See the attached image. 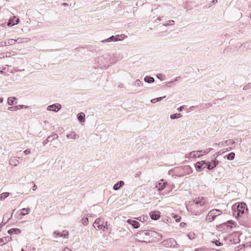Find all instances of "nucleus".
<instances>
[{
  "label": "nucleus",
  "instance_id": "nucleus-35",
  "mask_svg": "<svg viewBox=\"0 0 251 251\" xmlns=\"http://www.w3.org/2000/svg\"><path fill=\"white\" fill-rule=\"evenodd\" d=\"M9 196L8 192H4L0 195V200L2 201L7 198Z\"/></svg>",
  "mask_w": 251,
  "mask_h": 251
},
{
  "label": "nucleus",
  "instance_id": "nucleus-16",
  "mask_svg": "<svg viewBox=\"0 0 251 251\" xmlns=\"http://www.w3.org/2000/svg\"><path fill=\"white\" fill-rule=\"evenodd\" d=\"M185 175H188L193 173V169L189 165H184L181 167Z\"/></svg>",
  "mask_w": 251,
  "mask_h": 251
},
{
  "label": "nucleus",
  "instance_id": "nucleus-57",
  "mask_svg": "<svg viewBox=\"0 0 251 251\" xmlns=\"http://www.w3.org/2000/svg\"><path fill=\"white\" fill-rule=\"evenodd\" d=\"M141 174V172H138L136 174H135L134 176L135 177H138L140 176Z\"/></svg>",
  "mask_w": 251,
  "mask_h": 251
},
{
  "label": "nucleus",
  "instance_id": "nucleus-12",
  "mask_svg": "<svg viewBox=\"0 0 251 251\" xmlns=\"http://www.w3.org/2000/svg\"><path fill=\"white\" fill-rule=\"evenodd\" d=\"M150 234H151V238H152L151 241H159L162 238V235L154 231H151Z\"/></svg>",
  "mask_w": 251,
  "mask_h": 251
},
{
  "label": "nucleus",
  "instance_id": "nucleus-18",
  "mask_svg": "<svg viewBox=\"0 0 251 251\" xmlns=\"http://www.w3.org/2000/svg\"><path fill=\"white\" fill-rule=\"evenodd\" d=\"M125 185V182L122 181L120 180L118 182H117L113 186V189L114 190H118L120 189L124 185Z\"/></svg>",
  "mask_w": 251,
  "mask_h": 251
},
{
  "label": "nucleus",
  "instance_id": "nucleus-2",
  "mask_svg": "<svg viewBox=\"0 0 251 251\" xmlns=\"http://www.w3.org/2000/svg\"><path fill=\"white\" fill-rule=\"evenodd\" d=\"M237 223L233 220H228L226 222L222 223L218 226L217 228L219 230L222 232H226L227 229L232 230L234 227H236Z\"/></svg>",
  "mask_w": 251,
  "mask_h": 251
},
{
  "label": "nucleus",
  "instance_id": "nucleus-37",
  "mask_svg": "<svg viewBox=\"0 0 251 251\" xmlns=\"http://www.w3.org/2000/svg\"><path fill=\"white\" fill-rule=\"evenodd\" d=\"M76 136V133L75 132H72L71 133L68 134L67 135V137L68 138L71 139H75V137Z\"/></svg>",
  "mask_w": 251,
  "mask_h": 251
},
{
  "label": "nucleus",
  "instance_id": "nucleus-39",
  "mask_svg": "<svg viewBox=\"0 0 251 251\" xmlns=\"http://www.w3.org/2000/svg\"><path fill=\"white\" fill-rule=\"evenodd\" d=\"M69 235V232L67 230H64L63 232H61V237H63L64 238H68Z\"/></svg>",
  "mask_w": 251,
  "mask_h": 251
},
{
  "label": "nucleus",
  "instance_id": "nucleus-11",
  "mask_svg": "<svg viewBox=\"0 0 251 251\" xmlns=\"http://www.w3.org/2000/svg\"><path fill=\"white\" fill-rule=\"evenodd\" d=\"M61 108V105L59 103H56L51 105H50L47 107L48 111L57 112Z\"/></svg>",
  "mask_w": 251,
  "mask_h": 251
},
{
  "label": "nucleus",
  "instance_id": "nucleus-30",
  "mask_svg": "<svg viewBox=\"0 0 251 251\" xmlns=\"http://www.w3.org/2000/svg\"><path fill=\"white\" fill-rule=\"evenodd\" d=\"M235 154L233 152H230L225 156L228 160H233L235 158Z\"/></svg>",
  "mask_w": 251,
  "mask_h": 251
},
{
  "label": "nucleus",
  "instance_id": "nucleus-7",
  "mask_svg": "<svg viewBox=\"0 0 251 251\" xmlns=\"http://www.w3.org/2000/svg\"><path fill=\"white\" fill-rule=\"evenodd\" d=\"M164 246L167 248H177L178 244L174 238H169L164 240L163 242Z\"/></svg>",
  "mask_w": 251,
  "mask_h": 251
},
{
  "label": "nucleus",
  "instance_id": "nucleus-28",
  "mask_svg": "<svg viewBox=\"0 0 251 251\" xmlns=\"http://www.w3.org/2000/svg\"><path fill=\"white\" fill-rule=\"evenodd\" d=\"M144 81L148 83H152L154 82L155 79L150 75H147L144 77Z\"/></svg>",
  "mask_w": 251,
  "mask_h": 251
},
{
  "label": "nucleus",
  "instance_id": "nucleus-55",
  "mask_svg": "<svg viewBox=\"0 0 251 251\" xmlns=\"http://www.w3.org/2000/svg\"><path fill=\"white\" fill-rule=\"evenodd\" d=\"M31 152V150L29 149H27L24 151V153L25 155H28Z\"/></svg>",
  "mask_w": 251,
  "mask_h": 251
},
{
  "label": "nucleus",
  "instance_id": "nucleus-47",
  "mask_svg": "<svg viewBox=\"0 0 251 251\" xmlns=\"http://www.w3.org/2000/svg\"><path fill=\"white\" fill-rule=\"evenodd\" d=\"M251 88V83H249L248 84L244 86L243 89L244 90H248Z\"/></svg>",
  "mask_w": 251,
  "mask_h": 251
},
{
  "label": "nucleus",
  "instance_id": "nucleus-26",
  "mask_svg": "<svg viewBox=\"0 0 251 251\" xmlns=\"http://www.w3.org/2000/svg\"><path fill=\"white\" fill-rule=\"evenodd\" d=\"M241 47L247 50H251V40L243 43Z\"/></svg>",
  "mask_w": 251,
  "mask_h": 251
},
{
  "label": "nucleus",
  "instance_id": "nucleus-34",
  "mask_svg": "<svg viewBox=\"0 0 251 251\" xmlns=\"http://www.w3.org/2000/svg\"><path fill=\"white\" fill-rule=\"evenodd\" d=\"M166 96H164L163 97H158V98H155V99H152L151 100V102L152 103H155L156 102H158V101H161L164 98H166Z\"/></svg>",
  "mask_w": 251,
  "mask_h": 251
},
{
  "label": "nucleus",
  "instance_id": "nucleus-19",
  "mask_svg": "<svg viewBox=\"0 0 251 251\" xmlns=\"http://www.w3.org/2000/svg\"><path fill=\"white\" fill-rule=\"evenodd\" d=\"M194 201L196 204L202 206L205 203L206 200L203 197H199L198 199H195Z\"/></svg>",
  "mask_w": 251,
  "mask_h": 251
},
{
  "label": "nucleus",
  "instance_id": "nucleus-20",
  "mask_svg": "<svg viewBox=\"0 0 251 251\" xmlns=\"http://www.w3.org/2000/svg\"><path fill=\"white\" fill-rule=\"evenodd\" d=\"M85 115L83 112H79L77 115V118L80 123L82 124L85 121Z\"/></svg>",
  "mask_w": 251,
  "mask_h": 251
},
{
  "label": "nucleus",
  "instance_id": "nucleus-60",
  "mask_svg": "<svg viewBox=\"0 0 251 251\" xmlns=\"http://www.w3.org/2000/svg\"><path fill=\"white\" fill-rule=\"evenodd\" d=\"M195 108V106H191L189 107V111H192V110H194Z\"/></svg>",
  "mask_w": 251,
  "mask_h": 251
},
{
  "label": "nucleus",
  "instance_id": "nucleus-4",
  "mask_svg": "<svg viewBox=\"0 0 251 251\" xmlns=\"http://www.w3.org/2000/svg\"><path fill=\"white\" fill-rule=\"evenodd\" d=\"M222 212L220 209H213L210 210L206 217V220L209 222L213 221L218 216L220 215Z\"/></svg>",
  "mask_w": 251,
  "mask_h": 251
},
{
  "label": "nucleus",
  "instance_id": "nucleus-48",
  "mask_svg": "<svg viewBox=\"0 0 251 251\" xmlns=\"http://www.w3.org/2000/svg\"><path fill=\"white\" fill-rule=\"evenodd\" d=\"M195 234L194 233H189L187 234V237L190 239L192 240L194 238Z\"/></svg>",
  "mask_w": 251,
  "mask_h": 251
},
{
  "label": "nucleus",
  "instance_id": "nucleus-52",
  "mask_svg": "<svg viewBox=\"0 0 251 251\" xmlns=\"http://www.w3.org/2000/svg\"><path fill=\"white\" fill-rule=\"evenodd\" d=\"M217 2H218L217 0H213L209 4V5H208V7H210L212 6L213 5H214V4H216V3H217Z\"/></svg>",
  "mask_w": 251,
  "mask_h": 251
},
{
  "label": "nucleus",
  "instance_id": "nucleus-53",
  "mask_svg": "<svg viewBox=\"0 0 251 251\" xmlns=\"http://www.w3.org/2000/svg\"><path fill=\"white\" fill-rule=\"evenodd\" d=\"M186 107V105H182V106H180L179 107H178L177 110L178 111H182L183 110H185V108Z\"/></svg>",
  "mask_w": 251,
  "mask_h": 251
},
{
  "label": "nucleus",
  "instance_id": "nucleus-22",
  "mask_svg": "<svg viewBox=\"0 0 251 251\" xmlns=\"http://www.w3.org/2000/svg\"><path fill=\"white\" fill-rule=\"evenodd\" d=\"M166 186V190H165L164 193L166 195H168L170 193V192H171L172 190L175 188V186L174 184H168L167 183Z\"/></svg>",
  "mask_w": 251,
  "mask_h": 251
},
{
  "label": "nucleus",
  "instance_id": "nucleus-5",
  "mask_svg": "<svg viewBox=\"0 0 251 251\" xmlns=\"http://www.w3.org/2000/svg\"><path fill=\"white\" fill-rule=\"evenodd\" d=\"M126 37L127 36L125 35V34L117 35L115 36L112 35L110 37L108 38L107 39L102 40L101 42L102 43H107L118 41L122 40Z\"/></svg>",
  "mask_w": 251,
  "mask_h": 251
},
{
  "label": "nucleus",
  "instance_id": "nucleus-13",
  "mask_svg": "<svg viewBox=\"0 0 251 251\" xmlns=\"http://www.w3.org/2000/svg\"><path fill=\"white\" fill-rule=\"evenodd\" d=\"M167 182L164 179H162L156 185V188L158 189L159 192H161L167 187Z\"/></svg>",
  "mask_w": 251,
  "mask_h": 251
},
{
  "label": "nucleus",
  "instance_id": "nucleus-21",
  "mask_svg": "<svg viewBox=\"0 0 251 251\" xmlns=\"http://www.w3.org/2000/svg\"><path fill=\"white\" fill-rule=\"evenodd\" d=\"M21 232H22L21 230L19 228H12L9 229L7 231V233L10 235H12V234H20L21 233Z\"/></svg>",
  "mask_w": 251,
  "mask_h": 251
},
{
  "label": "nucleus",
  "instance_id": "nucleus-56",
  "mask_svg": "<svg viewBox=\"0 0 251 251\" xmlns=\"http://www.w3.org/2000/svg\"><path fill=\"white\" fill-rule=\"evenodd\" d=\"M179 226L180 227H185L187 226V224L186 223L184 222H181L180 223Z\"/></svg>",
  "mask_w": 251,
  "mask_h": 251
},
{
  "label": "nucleus",
  "instance_id": "nucleus-40",
  "mask_svg": "<svg viewBox=\"0 0 251 251\" xmlns=\"http://www.w3.org/2000/svg\"><path fill=\"white\" fill-rule=\"evenodd\" d=\"M175 24V21L173 20H169L167 23L163 24L164 26L173 25Z\"/></svg>",
  "mask_w": 251,
  "mask_h": 251
},
{
  "label": "nucleus",
  "instance_id": "nucleus-62",
  "mask_svg": "<svg viewBox=\"0 0 251 251\" xmlns=\"http://www.w3.org/2000/svg\"><path fill=\"white\" fill-rule=\"evenodd\" d=\"M188 159V160H185L183 162V163H186L188 162H189L190 160V158L189 159V158H187Z\"/></svg>",
  "mask_w": 251,
  "mask_h": 251
},
{
  "label": "nucleus",
  "instance_id": "nucleus-41",
  "mask_svg": "<svg viewBox=\"0 0 251 251\" xmlns=\"http://www.w3.org/2000/svg\"><path fill=\"white\" fill-rule=\"evenodd\" d=\"M156 77L158 79L162 81L165 79V76L164 75H163L162 74H159L156 75Z\"/></svg>",
  "mask_w": 251,
  "mask_h": 251
},
{
  "label": "nucleus",
  "instance_id": "nucleus-64",
  "mask_svg": "<svg viewBox=\"0 0 251 251\" xmlns=\"http://www.w3.org/2000/svg\"><path fill=\"white\" fill-rule=\"evenodd\" d=\"M64 251H72L69 248H67L66 250L64 249Z\"/></svg>",
  "mask_w": 251,
  "mask_h": 251
},
{
  "label": "nucleus",
  "instance_id": "nucleus-50",
  "mask_svg": "<svg viewBox=\"0 0 251 251\" xmlns=\"http://www.w3.org/2000/svg\"><path fill=\"white\" fill-rule=\"evenodd\" d=\"M213 149L212 148H208L206 150H203V153L207 154L209 153Z\"/></svg>",
  "mask_w": 251,
  "mask_h": 251
},
{
  "label": "nucleus",
  "instance_id": "nucleus-59",
  "mask_svg": "<svg viewBox=\"0 0 251 251\" xmlns=\"http://www.w3.org/2000/svg\"><path fill=\"white\" fill-rule=\"evenodd\" d=\"M49 142V141H47V138L46 139V140H44L43 142V145L44 146H46V145Z\"/></svg>",
  "mask_w": 251,
  "mask_h": 251
},
{
  "label": "nucleus",
  "instance_id": "nucleus-44",
  "mask_svg": "<svg viewBox=\"0 0 251 251\" xmlns=\"http://www.w3.org/2000/svg\"><path fill=\"white\" fill-rule=\"evenodd\" d=\"M108 222H104V224H103V226H102V228H101V229H102L103 231L106 230V229H108Z\"/></svg>",
  "mask_w": 251,
  "mask_h": 251
},
{
  "label": "nucleus",
  "instance_id": "nucleus-46",
  "mask_svg": "<svg viewBox=\"0 0 251 251\" xmlns=\"http://www.w3.org/2000/svg\"><path fill=\"white\" fill-rule=\"evenodd\" d=\"M17 108H18V107H17V105H15V106H10V107H9L7 109L9 111H16L17 110Z\"/></svg>",
  "mask_w": 251,
  "mask_h": 251
},
{
  "label": "nucleus",
  "instance_id": "nucleus-9",
  "mask_svg": "<svg viewBox=\"0 0 251 251\" xmlns=\"http://www.w3.org/2000/svg\"><path fill=\"white\" fill-rule=\"evenodd\" d=\"M104 223V220L102 218H100L97 219L94 223H93V226L95 228H99L100 229H101L102 228V226H103V224Z\"/></svg>",
  "mask_w": 251,
  "mask_h": 251
},
{
  "label": "nucleus",
  "instance_id": "nucleus-49",
  "mask_svg": "<svg viewBox=\"0 0 251 251\" xmlns=\"http://www.w3.org/2000/svg\"><path fill=\"white\" fill-rule=\"evenodd\" d=\"M213 243L217 246H220L223 245V244L222 243H221L219 240H214Z\"/></svg>",
  "mask_w": 251,
  "mask_h": 251
},
{
  "label": "nucleus",
  "instance_id": "nucleus-15",
  "mask_svg": "<svg viewBox=\"0 0 251 251\" xmlns=\"http://www.w3.org/2000/svg\"><path fill=\"white\" fill-rule=\"evenodd\" d=\"M17 41V39H11L8 40V41H2L0 43V46L1 47H4L8 45H12L16 43V42Z\"/></svg>",
  "mask_w": 251,
  "mask_h": 251
},
{
  "label": "nucleus",
  "instance_id": "nucleus-32",
  "mask_svg": "<svg viewBox=\"0 0 251 251\" xmlns=\"http://www.w3.org/2000/svg\"><path fill=\"white\" fill-rule=\"evenodd\" d=\"M58 137V136L57 134H53L52 135H50L47 137V141L51 142L53 140L57 139Z\"/></svg>",
  "mask_w": 251,
  "mask_h": 251
},
{
  "label": "nucleus",
  "instance_id": "nucleus-8",
  "mask_svg": "<svg viewBox=\"0 0 251 251\" xmlns=\"http://www.w3.org/2000/svg\"><path fill=\"white\" fill-rule=\"evenodd\" d=\"M206 163V160H203L198 161L194 164V166L197 172H199L204 171L205 169L204 164Z\"/></svg>",
  "mask_w": 251,
  "mask_h": 251
},
{
  "label": "nucleus",
  "instance_id": "nucleus-33",
  "mask_svg": "<svg viewBox=\"0 0 251 251\" xmlns=\"http://www.w3.org/2000/svg\"><path fill=\"white\" fill-rule=\"evenodd\" d=\"M182 116V115L180 113H174L170 115V118L171 119L175 120L181 118Z\"/></svg>",
  "mask_w": 251,
  "mask_h": 251
},
{
  "label": "nucleus",
  "instance_id": "nucleus-45",
  "mask_svg": "<svg viewBox=\"0 0 251 251\" xmlns=\"http://www.w3.org/2000/svg\"><path fill=\"white\" fill-rule=\"evenodd\" d=\"M134 85L136 86H140L142 85V82L140 80L137 79L134 82Z\"/></svg>",
  "mask_w": 251,
  "mask_h": 251
},
{
  "label": "nucleus",
  "instance_id": "nucleus-25",
  "mask_svg": "<svg viewBox=\"0 0 251 251\" xmlns=\"http://www.w3.org/2000/svg\"><path fill=\"white\" fill-rule=\"evenodd\" d=\"M15 100H17V99L16 97H9L7 100V103L9 105H12L14 103H17V101L15 102Z\"/></svg>",
  "mask_w": 251,
  "mask_h": 251
},
{
  "label": "nucleus",
  "instance_id": "nucleus-14",
  "mask_svg": "<svg viewBox=\"0 0 251 251\" xmlns=\"http://www.w3.org/2000/svg\"><path fill=\"white\" fill-rule=\"evenodd\" d=\"M150 216L152 220H157L160 218L161 213L158 211H153L150 213Z\"/></svg>",
  "mask_w": 251,
  "mask_h": 251
},
{
  "label": "nucleus",
  "instance_id": "nucleus-6",
  "mask_svg": "<svg viewBox=\"0 0 251 251\" xmlns=\"http://www.w3.org/2000/svg\"><path fill=\"white\" fill-rule=\"evenodd\" d=\"M203 150H200L198 151H194L190 152L189 153L185 154V158H200L202 157L203 154L201 153H203Z\"/></svg>",
  "mask_w": 251,
  "mask_h": 251
},
{
  "label": "nucleus",
  "instance_id": "nucleus-63",
  "mask_svg": "<svg viewBox=\"0 0 251 251\" xmlns=\"http://www.w3.org/2000/svg\"><path fill=\"white\" fill-rule=\"evenodd\" d=\"M233 242H234V239H233H233H230L229 240V243H232Z\"/></svg>",
  "mask_w": 251,
  "mask_h": 251
},
{
  "label": "nucleus",
  "instance_id": "nucleus-29",
  "mask_svg": "<svg viewBox=\"0 0 251 251\" xmlns=\"http://www.w3.org/2000/svg\"><path fill=\"white\" fill-rule=\"evenodd\" d=\"M149 219V217L147 215H143L137 218V220L141 222H146Z\"/></svg>",
  "mask_w": 251,
  "mask_h": 251
},
{
  "label": "nucleus",
  "instance_id": "nucleus-27",
  "mask_svg": "<svg viewBox=\"0 0 251 251\" xmlns=\"http://www.w3.org/2000/svg\"><path fill=\"white\" fill-rule=\"evenodd\" d=\"M20 213V215L22 216H25L27 215L30 212V209L29 208H24L22 209Z\"/></svg>",
  "mask_w": 251,
  "mask_h": 251
},
{
  "label": "nucleus",
  "instance_id": "nucleus-42",
  "mask_svg": "<svg viewBox=\"0 0 251 251\" xmlns=\"http://www.w3.org/2000/svg\"><path fill=\"white\" fill-rule=\"evenodd\" d=\"M7 238H9V236L4 237L0 238V242L2 243L3 244H6L7 242Z\"/></svg>",
  "mask_w": 251,
  "mask_h": 251
},
{
  "label": "nucleus",
  "instance_id": "nucleus-3",
  "mask_svg": "<svg viewBox=\"0 0 251 251\" xmlns=\"http://www.w3.org/2000/svg\"><path fill=\"white\" fill-rule=\"evenodd\" d=\"M220 161L216 158H212L210 161L206 160V163L204 164L205 169L209 172H213L214 169L219 165Z\"/></svg>",
  "mask_w": 251,
  "mask_h": 251
},
{
  "label": "nucleus",
  "instance_id": "nucleus-17",
  "mask_svg": "<svg viewBox=\"0 0 251 251\" xmlns=\"http://www.w3.org/2000/svg\"><path fill=\"white\" fill-rule=\"evenodd\" d=\"M127 223L131 225L134 228H139L140 226V224L138 221L132 219H128L127 220Z\"/></svg>",
  "mask_w": 251,
  "mask_h": 251
},
{
  "label": "nucleus",
  "instance_id": "nucleus-36",
  "mask_svg": "<svg viewBox=\"0 0 251 251\" xmlns=\"http://www.w3.org/2000/svg\"><path fill=\"white\" fill-rule=\"evenodd\" d=\"M180 79V76H177L175 78V79L173 80H171L170 81H169V82H166V85L167 87H170V85H169L168 84L169 83H174L175 82H176L177 81H178L179 79Z\"/></svg>",
  "mask_w": 251,
  "mask_h": 251
},
{
  "label": "nucleus",
  "instance_id": "nucleus-58",
  "mask_svg": "<svg viewBox=\"0 0 251 251\" xmlns=\"http://www.w3.org/2000/svg\"><path fill=\"white\" fill-rule=\"evenodd\" d=\"M15 210V209H13V211H12V213L11 214V215H10V217H8L7 218H8V219H7V221L8 222V221H9V220H10L12 218V216H13V212H14Z\"/></svg>",
  "mask_w": 251,
  "mask_h": 251
},
{
  "label": "nucleus",
  "instance_id": "nucleus-43",
  "mask_svg": "<svg viewBox=\"0 0 251 251\" xmlns=\"http://www.w3.org/2000/svg\"><path fill=\"white\" fill-rule=\"evenodd\" d=\"M53 235H54V236L56 238L58 237H61V232H60L59 231H54L53 232Z\"/></svg>",
  "mask_w": 251,
  "mask_h": 251
},
{
  "label": "nucleus",
  "instance_id": "nucleus-10",
  "mask_svg": "<svg viewBox=\"0 0 251 251\" xmlns=\"http://www.w3.org/2000/svg\"><path fill=\"white\" fill-rule=\"evenodd\" d=\"M19 22L20 19L14 16L10 18L8 22L7 23V25L8 26H12L18 24Z\"/></svg>",
  "mask_w": 251,
  "mask_h": 251
},
{
  "label": "nucleus",
  "instance_id": "nucleus-1",
  "mask_svg": "<svg viewBox=\"0 0 251 251\" xmlns=\"http://www.w3.org/2000/svg\"><path fill=\"white\" fill-rule=\"evenodd\" d=\"M232 210L233 211V215L237 219L242 217L245 213H249L247 204L243 201L235 203L232 206Z\"/></svg>",
  "mask_w": 251,
  "mask_h": 251
},
{
  "label": "nucleus",
  "instance_id": "nucleus-24",
  "mask_svg": "<svg viewBox=\"0 0 251 251\" xmlns=\"http://www.w3.org/2000/svg\"><path fill=\"white\" fill-rule=\"evenodd\" d=\"M9 214L7 213L3 215L2 221L1 223L0 224V232L1 230L2 227L4 226H5L6 224V223L8 222L7 221H6V222H4V219L7 218L9 217Z\"/></svg>",
  "mask_w": 251,
  "mask_h": 251
},
{
  "label": "nucleus",
  "instance_id": "nucleus-23",
  "mask_svg": "<svg viewBox=\"0 0 251 251\" xmlns=\"http://www.w3.org/2000/svg\"><path fill=\"white\" fill-rule=\"evenodd\" d=\"M151 231H145V230H141L139 232H138L137 234V236H149L150 237L149 238H151V234H150Z\"/></svg>",
  "mask_w": 251,
  "mask_h": 251
},
{
  "label": "nucleus",
  "instance_id": "nucleus-54",
  "mask_svg": "<svg viewBox=\"0 0 251 251\" xmlns=\"http://www.w3.org/2000/svg\"><path fill=\"white\" fill-rule=\"evenodd\" d=\"M17 105V107H18L17 110L23 109L24 108H27V106H25V105Z\"/></svg>",
  "mask_w": 251,
  "mask_h": 251
},
{
  "label": "nucleus",
  "instance_id": "nucleus-38",
  "mask_svg": "<svg viewBox=\"0 0 251 251\" xmlns=\"http://www.w3.org/2000/svg\"><path fill=\"white\" fill-rule=\"evenodd\" d=\"M81 223L84 226H87L89 223L88 218L87 217L82 218L81 219Z\"/></svg>",
  "mask_w": 251,
  "mask_h": 251
},
{
  "label": "nucleus",
  "instance_id": "nucleus-31",
  "mask_svg": "<svg viewBox=\"0 0 251 251\" xmlns=\"http://www.w3.org/2000/svg\"><path fill=\"white\" fill-rule=\"evenodd\" d=\"M172 217L173 219L175 220V221L177 223H178L181 221V217L177 214L172 213Z\"/></svg>",
  "mask_w": 251,
  "mask_h": 251
},
{
  "label": "nucleus",
  "instance_id": "nucleus-61",
  "mask_svg": "<svg viewBox=\"0 0 251 251\" xmlns=\"http://www.w3.org/2000/svg\"><path fill=\"white\" fill-rule=\"evenodd\" d=\"M37 186L36 185H34L33 186L32 189H33V191H35V190L37 189Z\"/></svg>",
  "mask_w": 251,
  "mask_h": 251
},
{
  "label": "nucleus",
  "instance_id": "nucleus-51",
  "mask_svg": "<svg viewBox=\"0 0 251 251\" xmlns=\"http://www.w3.org/2000/svg\"><path fill=\"white\" fill-rule=\"evenodd\" d=\"M224 153V152H223L222 153H221L220 151H218L215 154H214L213 155V158H216L217 159V158L220 155L222 154L223 153Z\"/></svg>",
  "mask_w": 251,
  "mask_h": 251
}]
</instances>
